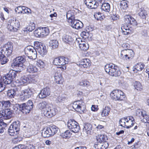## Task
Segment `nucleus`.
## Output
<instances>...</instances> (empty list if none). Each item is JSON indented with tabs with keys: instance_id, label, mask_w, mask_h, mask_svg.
Instances as JSON below:
<instances>
[{
	"instance_id": "obj_49",
	"label": "nucleus",
	"mask_w": 149,
	"mask_h": 149,
	"mask_svg": "<svg viewBox=\"0 0 149 149\" xmlns=\"http://www.w3.org/2000/svg\"><path fill=\"white\" fill-rule=\"evenodd\" d=\"M145 65L141 63L137 64L135 66L134 69L138 71H140L144 69Z\"/></svg>"
},
{
	"instance_id": "obj_20",
	"label": "nucleus",
	"mask_w": 149,
	"mask_h": 149,
	"mask_svg": "<svg viewBox=\"0 0 149 149\" xmlns=\"http://www.w3.org/2000/svg\"><path fill=\"white\" fill-rule=\"evenodd\" d=\"M108 146L109 143L107 142L95 144L94 145V147L95 149H106Z\"/></svg>"
},
{
	"instance_id": "obj_13",
	"label": "nucleus",
	"mask_w": 149,
	"mask_h": 149,
	"mask_svg": "<svg viewBox=\"0 0 149 149\" xmlns=\"http://www.w3.org/2000/svg\"><path fill=\"white\" fill-rule=\"evenodd\" d=\"M69 61V59L67 58L60 57L55 58L53 63L56 65H64L67 64Z\"/></svg>"
},
{
	"instance_id": "obj_10",
	"label": "nucleus",
	"mask_w": 149,
	"mask_h": 149,
	"mask_svg": "<svg viewBox=\"0 0 149 149\" xmlns=\"http://www.w3.org/2000/svg\"><path fill=\"white\" fill-rule=\"evenodd\" d=\"M20 124L19 121L13 122L10 126L8 130V132L10 135H14V134H17L20 130Z\"/></svg>"
},
{
	"instance_id": "obj_35",
	"label": "nucleus",
	"mask_w": 149,
	"mask_h": 149,
	"mask_svg": "<svg viewBox=\"0 0 149 149\" xmlns=\"http://www.w3.org/2000/svg\"><path fill=\"white\" fill-rule=\"evenodd\" d=\"M79 47L81 50L86 51L89 48V45L85 42H81L79 44Z\"/></svg>"
},
{
	"instance_id": "obj_18",
	"label": "nucleus",
	"mask_w": 149,
	"mask_h": 149,
	"mask_svg": "<svg viewBox=\"0 0 149 149\" xmlns=\"http://www.w3.org/2000/svg\"><path fill=\"white\" fill-rule=\"evenodd\" d=\"M132 118L131 117H125L121 118L119 121V123L120 125L122 127H126L127 129L130 128V126H129L128 121Z\"/></svg>"
},
{
	"instance_id": "obj_60",
	"label": "nucleus",
	"mask_w": 149,
	"mask_h": 149,
	"mask_svg": "<svg viewBox=\"0 0 149 149\" xmlns=\"http://www.w3.org/2000/svg\"><path fill=\"white\" fill-rule=\"evenodd\" d=\"M23 10L22 11L24 12L22 14L26 13H31V10L30 8H29L25 6H23Z\"/></svg>"
},
{
	"instance_id": "obj_51",
	"label": "nucleus",
	"mask_w": 149,
	"mask_h": 149,
	"mask_svg": "<svg viewBox=\"0 0 149 149\" xmlns=\"http://www.w3.org/2000/svg\"><path fill=\"white\" fill-rule=\"evenodd\" d=\"M120 7L123 9H126L128 7V5L127 1L122 0L120 2Z\"/></svg>"
},
{
	"instance_id": "obj_40",
	"label": "nucleus",
	"mask_w": 149,
	"mask_h": 149,
	"mask_svg": "<svg viewBox=\"0 0 149 149\" xmlns=\"http://www.w3.org/2000/svg\"><path fill=\"white\" fill-rule=\"evenodd\" d=\"M101 9L104 11L109 12L110 11V6L108 3H104L101 6Z\"/></svg>"
},
{
	"instance_id": "obj_47",
	"label": "nucleus",
	"mask_w": 149,
	"mask_h": 149,
	"mask_svg": "<svg viewBox=\"0 0 149 149\" xmlns=\"http://www.w3.org/2000/svg\"><path fill=\"white\" fill-rule=\"evenodd\" d=\"M71 135V133L69 130L66 131L61 134V136L64 139H69Z\"/></svg>"
},
{
	"instance_id": "obj_55",
	"label": "nucleus",
	"mask_w": 149,
	"mask_h": 149,
	"mask_svg": "<svg viewBox=\"0 0 149 149\" xmlns=\"http://www.w3.org/2000/svg\"><path fill=\"white\" fill-rule=\"evenodd\" d=\"M23 6H19L17 7L15 10L16 13H24V12L22 11Z\"/></svg>"
},
{
	"instance_id": "obj_1",
	"label": "nucleus",
	"mask_w": 149,
	"mask_h": 149,
	"mask_svg": "<svg viewBox=\"0 0 149 149\" xmlns=\"http://www.w3.org/2000/svg\"><path fill=\"white\" fill-rule=\"evenodd\" d=\"M15 106L17 109H19L23 113L27 114L29 113L32 109L33 105L32 100H29L26 103L16 104Z\"/></svg>"
},
{
	"instance_id": "obj_16",
	"label": "nucleus",
	"mask_w": 149,
	"mask_h": 149,
	"mask_svg": "<svg viewBox=\"0 0 149 149\" xmlns=\"http://www.w3.org/2000/svg\"><path fill=\"white\" fill-rule=\"evenodd\" d=\"M84 2L87 7L90 9H96L99 5L95 0H85Z\"/></svg>"
},
{
	"instance_id": "obj_58",
	"label": "nucleus",
	"mask_w": 149,
	"mask_h": 149,
	"mask_svg": "<svg viewBox=\"0 0 149 149\" xmlns=\"http://www.w3.org/2000/svg\"><path fill=\"white\" fill-rule=\"evenodd\" d=\"M127 117H131L132 118L130 119V120L128 121V122L127 123H128L129 126H130V128L132 127L134 125V119L133 117L132 116H128Z\"/></svg>"
},
{
	"instance_id": "obj_61",
	"label": "nucleus",
	"mask_w": 149,
	"mask_h": 149,
	"mask_svg": "<svg viewBox=\"0 0 149 149\" xmlns=\"http://www.w3.org/2000/svg\"><path fill=\"white\" fill-rule=\"evenodd\" d=\"M145 111H142L141 110L138 109L136 111V114L137 116H140V115L143 116V114H144Z\"/></svg>"
},
{
	"instance_id": "obj_21",
	"label": "nucleus",
	"mask_w": 149,
	"mask_h": 149,
	"mask_svg": "<svg viewBox=\"0 0 149 149\" xmlns=\"http://www.w3.org/2000/svg\"><path fill=\"white\" fill-rule=\"evenodd\" d=\"M127 24H124L121 27L122 33L125 35H128L132 33L131 30L129 28Z\"/></svg>"
},
{
	"instance_id": "obj_4",
	"label": "nucleus",
	"mask_w": 149,
	"mask_h": 149,
	"mask_svg": "<svg viewBox=\"0 0 149 149\" xmlns=\"http://www.w3.org/2000/svg\"><path fill=\"white\" fill-rule=\"evenodd\" d=\"M20 26V24L18 20L16 19H10L7 26L8 29L10 31L16 32Z\"/></svg>"
},
{
	"instance_id": "obj_17",
	"label": "nucleus",
	"mask_w": 149,
	"mask_h": 149,
	"mask_svg": "<svg viewBox=\"0 0 149 149\" xmlns=\"http://www.w3.org/2000/svg\"><path fill=\"white\" fill-rule=\"evenodd\" d=\"M51 93L50 88L46 87L42 89L39 94V97L40 98H44L49 96Z\"/></svg>"
},
{
	"instance_id": "obj_23",
	"label": "nucleus",
	"mask_w": 149,
	"mask_h": 149,
	"mask_svg": "<svg viewBox=\"0 0 149 149\" xmlns=\"http://www.w3.org/2000/svg\"><path fill=\"white\" fill-rule=\"evenodd\" d=\"M16 82L18 84V85H23L29 83V79L26 77H22L20 79H17Z\"/></svg>"
},
{
	"instance_id": "obj_53",
	"label": "nucleus",
	"mask_w": 149,
	"mask_h": 149,
	"mask_svg": "<svg viewBox=\"0 0 149 149\" xmlns=\"http://www.w3.org/2000/svg\"><path fill=\"white\" fill-rule=\"evenodd\" d=\"M36 65L41 68H44L45 66L44 63L40 60H39L37 61Z\"/></svg>"
},
{
	"instance_id": "obj_62",
	"label": "nucleus",
	"mask_w": 149,
	"mask_h": 149,
	"mask_svg": "<svg viewBox=\"0 0 149 149\" xmlns=\"http://www.w3.org/2000/svg\"><path fill=\"white\" fill-rule=\"evenodd\" d=\"M91 109L93 111H97L98 108L97 106L94 105L92 106Z\"/></svg>"
},
{
	"instance_id": "obj_46",
	"label": "nucleus",
	"mask_w": 149,
	"mask_h": 149,
	"mask_svg": "<svg viewBox=\"0 0 149 149\" xmlns=\"http://www.w3.org/2000/svg\"><path fill=\"white\" fill-rule=\"evenodd\" d=\"M118 93V90H116L113 91L111 93L110 95L111 98L115 100H118V98L117 96L119 95Z\"/></svg>"
},
{
	"instance_id": "obj_3",
	"label": "nucleus",
	"mask_w": 149,
	"mask_h": 149,
	"mask_svg": "<svg viewBox=\"0 0 149 149\" xmlns=\"http://www.w3.org/2000/svg\"><path fill=\"white\" fill-rule=\"evenodd\" d=\"M26 55L30 59H35L37 58V52L36 50L32 46H29L25 49Z\"/></svg>"
},
{
	"instance_id": "obj_48",
	"label": "nucleus",
	"mask_w": 149,
	"mask_h": 149,
	"mask_svg": "<svg viewBox=\"0 0 149 149\" xmlns=\"http://www.w3.org/2000/svg\"><path fill=\"white\" fill-rule=\"evenodd\" d=\"M134 87L138 91H141L142 89V86L139 81H136L134 83Z\"/></svg>"
},
{
	"instance_id": "obj_30",
	"label": "nucleus",
	"mask_w": 149,
	"mask_h": 149,
	"mask_svg": "<svg viewBox=\"0 0 149 149\" xmlns=\"http://www.w3.org/2000/svg\"><path fill=\"white\" fill-rule=\"evenodd\" d=\"M110 110V108L108 106L105 107L100 112V115L102 117H104L107 116L109 114Z\"/></svg>"
},
{
	"instance_id": "obj_25",
	"label": "nucleus",
	"mask_w": 149,
	"mask_h": 149,
	"mask_svg": "<svg viewBox=\"0 0 149 149\" xmlns=\"http://www.w3.org/2000/svg\"><path fill=\"white\" fill-rule=\"evenodd\" d=\"M36 27V24L34 23H30L29 26H26L23 29V31L24 32H26L27 33L31 32L34 30Z\"/></svg>"
},
{
	"instance_id": "obj_9",
	"label": "nucleus",
	"mask_w": 149,
	"mask_h": 149,
	"mask_svg": "<svg viewBox=\"0 0 149 149\" xmlns=\"http://www.w3.org/2000/svg\"><path fill=\"white\" fill-rule=\"evenodd\" d=\"M134 54V52L131 49H125L121 51L120 57L121 58L124 60H129L132 59Z\"/></svg>"
},
{
	"instance_id": "obj_24",
	"label": "nucleus",
	"mask_w": 149,
	"mask_h": 149,
	"mask_svg": "<svg viewBox=\"0 0 149 149\" xmlns=\"http://www.w3.org/2000/svg\"><path fill=\"white\" fill-rule=\"evenodd\" d=\"M90 61L88 58H84L82 59L80 61V65L84 68H87L91 65Z\"/></svg>"
},
{
	"instance_id": "obj_52",
	"label": "nucleus",
	"mask_w": 149,
	"mask_h": 149,
	"mask_svg": "<svg viewBox=\"0 0 149 149\" xmlns=\"http://www.w3.org/2000/svg\"><path fill=\"white\" fill-rule=\"evenodd\" d=\"M118 93L119 95L117 96V97H118V100H123L124 99L125 97L124 93L121 91L118 90Z\"/></svg>"
},
{
	"instance_id": "obj_45",
	"label": "nucleus",
	"mask_w": 149,
	"mask_h": 149,
	"mask_svg": "<svg viewBox=\"0 0 149 149\" xmlns=\"http://www.w3.org/2000/svg\"><path fill=\"white\" fill-rule=\"evenodd\" d=\"M16 94V91L14 89L8 90L7 93V96L10 98H14Z\"/></svg>"
},
{
	"instance_id": "obj_33",
	"label": "nucleus",
	"mask_w": 149,
	"mask_h": 149,
	"mask_svg": "<svg viewBox=\"0 0 149 149\" xmlns=\"http://www.w3.org/2000/svg\"><path fill=\"white\" fill-rule=\"evenodd\" d=\"M92 125L89 123H86L84 125V131H85L87 134H90L92 131Z\"/></svg>"
},
{
	"instance_id": "obj_32",
	"label": "nucleus",
	"mask_w": 149,
	"mask_h": 149,
	"mask_svg": "<svg viewBox=\"0 0 149 149\" xmlns=\"http://www.w3.org/2000/svg\"><path fill=\"white\" fill-rule=\"evenodd\" d=\"M96 139L97 141L100 143L103 142H107L106 140L107 138L106 135L99 134L97 136Z\"/></svg>"
},
{
	"instance_id": "obj_50",
	"label": "nucleus",
	"mask_w": 149,
	"mask_h": 149,
	"mask_svg": "<svg viewBox=\"0 0 149 149\" xmlns=\"http://www.w3.org/2000/svg\"><path fill=\"white\" fill-rule=\"evenodd\" d=\"M143 118L141 120L142 122L145 123H149V116L145 112L144 114H143Z\"/></svg>"
},
{
	"instance_id": "obj_36",
	"label": "nucleus",
	"mask_w": 149,
	"mask_h": 149,
	"mask_svg": "<svg viewBox=\"0 0 149 149\" xmlns=\"http://www.w3.org/2000/svg\"><path fill=\"white\" fill-rule=\"evenodd\" d=\"M12 105V104L9 101H3L0 102V106L3 109L6 107H9Z\"/></svg>"
},
{
	"instance_id": "obj_5",
	"label": "nucleus",
	"mask_w": 149,
	"mask_h": 149,
	"mask_svg": "<svg viewBox=\"0 0 149 149\" xmlns=\"http://www.w3.org/2000/svg\"><path fill=\"white\" fill-rule=\"evenodd\" d=\"M13 49L12 43L10 42H8L0 48V51L4 55L5 54L6 56H8L11 55Z\"/></svg>"
},
{
	"instance_id": "obj_34",
	"label": "nucleus",
	"mask_w": 149,
	"mask_h": 149,
	"mask_svg": "<svg viewBox=\"0 0 149 149\" xmlns=\"http://www.w3.org/2000/svg\"><path fill=\"white\" fill-rule=\"evenodd\" d=\"M66 17L68 19V22H71L75 18L73 12L72 11H68L67 13Z\"/></svg>"
},
{
	"instance_id": "obj_11",
	"label": "nucleus",
	"mask_w": 149,
	"mask_h": 149,
	"mask_svg": "<svg viewBox=\"0 0 149 149\" xmlns=\"http://www.w3.org/2000/svg\"><path fill=\"white\" fill-rule=\"evenodd\" d=\"M49 31V29L46 27L40 28L34 31L35 35L38 37H43L48 35Z\"/></svg>"
},
{
	"instance_id": "obj_29",
	"label": "nucleus",
	"mask_w": 149,
	"mask_h": 149,
	"mask_svg": "<svg viewBox=\"0 0 149 149\" xmlns=\"http://www.w3.org/2000/svg\"><path fill=\"white\" fill-rule=\"evenodd\" d=\"M55 81L57 84H62L63 80L60 73H57L55 74L54 77Z\"/></svg>"
},
{
	"instance_id": "obj_27",
	"label": "nucleus",
	"mask_w": 149,
	"mask_h": 149,
	"mask_svg": "<svg viewBox=\"0 0 149 149\" xmlns=\"http://www.w3.org/2000/svg\"><path fill=\"white\" fill-rule=\"evenodd\" d=\"M4 119H8L10 118L12 116L13 112L10 109L4 110Z\"/></svg>"
},
{
	"instance_id": "obj_6",
	"label": "nucleus",
	"mask_w": 149,
	"mask_h": 149,
	"mask_svg": "<svg viewBox=\"0 0 149 149\" xmlns=\"http://www.w3.org/2000/svg\"><path fill=\"white\" fill-rule=\"evenodd\" d=\"M17 72L13 70H10L5 76L3 77L2 79L4 80L3 83L8 84L11 83L13 79L15 78Z\"/></svg>"
},
{
	"instance_id": "obj_56",
	"label": "nucleus",
	"mask_w": 149,
	"mask_h": 149,
	"mask_svg": "<svg viewBox=\"0 0 149 149\" xmlns=\"http://www.w3.org/2000/svg\"><path fill=\"white\" fill-rule=\"evenodd\" d=\"M4 80L2 79V77L0 76V91L4 90L5 87L3 86Z\"/></svg>"
},
{
	"instance_id": "obj_7",
	"label": "nucleus",
	"mask_w": 149,
	"mask_h": 149,
	"mask_svg": "<svg viewBox=\"0 0 149 149\" xmlns=\"http://www.w3.org/2000/svg\"><path fill=\"white\" fill-rule=\"evenodd\" d=\"M67 125L69 129L74 133H77L80 129L78 123L74 120H69Z\"/></svg>"
},
{
	"instance_id": "obj_64",
	"label": "nucleus",
	"mask_w": 149,
	"mask_h": 149,
	"mask_svg": "<svg viewBox=\"0 0 149 149\" xmlns=\"http://www.w3.org/2000/svg\"><path fill=\"white\" fill-rule=\"evenodd\" d=\"M24 149H35V147L33 145L30 144L25 148Z\"/></svg>"
},
{
	"instance_id": "obj_63",
	"label": "nucleus",
	"mask_w": 149,
	"mask_h": 149,
	"mask_svg": "<svg viewBox=\"0 0 149 149\" xmlns=\"http://www.w3.org/2000/svg\"><path fill=\"white\" fill-rule=\"evenodd\" d=\"M140 146V143L139 142H137L134 144L133 148H139Z\"/></svg>"
},
{
	"instance_id": "obj_2",
	"label": "nucleus",
	"mask_w": 149,
	"mask_h": 149,
	"mask_svg": "<svg viewBox=\"0 0 149 149\" xmlns=\"http://www.w3.org/2000/svg\"><path fill=\"white\" fill-rule=\"evenodd\" d=\"M104 69L107 73L112 76H119L121 73L117 66L113 64L106 65L104 67Z\"/></svg>"
},
{
	"instance_id": "obj_31",
	"label": "nucleus",
	"mask_w": 149,
	"mask_h": 149,
	"mask_svg": "<svg viewBox=\"0 0 149 149\" xmlns=\"http://www.w3.org/2000/svg\"><path fill=\"white\" fill-rule=\"evenodd\" d=\"M51 104L48 103L44 101L40 102L38 105V107L39 109L42 110V113L44 110L47 109V106H49Z\"/></svg>"
},
{
	"instance_id": "obj_41",
	"label": "nucleus",
	"mask_w": 149,
	"mask_h": 149,
	"mask_svg": "<svg viewBox=\"0 0 149 149\" xmlns=\"http://www.w3.org/2000/svg\"><path fill=\"white\" fill-rule=\"evenodd\" d=\"M49 46L53 49L56 48L58 47V41L56 40H51L49 42Z\"/></svg>"
},
{
	"instance_id": "obj_38",
	"label": "nucleus",
	"mask_w": 149,
	"mask_h": 149,
	"mask_svg": "<svg viewBox=\"0 0 149 149\" xmlns=\"http://www.w3.org/2000/svg\"><path fill=\"white\" fill-rule=\"evenodd\" d=\"M63 40L65 42L69 44H70L73 41V38L71 36L67 35H64Z\"/></svg>"
},
{
	"instance_id": "obj_59",
	"label": "nucleus",
	"mask_w": 149,
	"mask_h": 149,
	"mask_svg": "<svg viewBox=\"0 0 149 149\" xmlns=\"http://www.w3.org/2000/svg\"><path fill=\"white\" fill-rule=\"evenodd\" d=\"M78 20H77L75 19L74 18L72 20V21H71V22H68L69 24L73 28H74L75 26H76V25L78 22Z\"/></svg>"
},
{
	"instance_id": "obj_22",
	"label": "nucleus",
	"mask_w": 149,
	"mask_h": 149,
	"mask_svg": "<svg viewBox=\"0 0 149 149\" xmlns=\"http://www.w3.org/2000/svg\"><path fill=\"white\" fill-rule=\"evenodd\" d=\"M38 52L40 54V55L44 56L47 53V50L45 46L41 45H40L39 47L37 49Z\"/></svg>"
},
{
	"instance_id": "obj_8",
	"label": "nucleus",
	"mask_w": 149,
	"mask_h": 149,
	"mask_svg": "<svg viewBox=\"0 0 149 149\" xmlns=\"http://www.w3.org/2000/svg\"><path fill=\"white\" fill-rule=\"evenodd\" d=\"M25 61V59L23 56H18L15 59L14 65L16 68H18L19 69L18 70L20 71L24 68L25 66L24 63Z\"/></svg>"
},
{
	"instance_id": "obj_14",
	"label": "nucleus",
	"mask_w": 149,
	"mask_h": 149,
	"mask_svg": "<svg viewBox=\"0 0 149 149\" xmlns=\"http://www.w3.org/2000/svg\"><path fill=\"white\" fill-rule=\"evenodd\" d=\"M32 94V90L30 88L22 90L20 95L21 99L22 101H24L31 97Z\"/></svg>"
},
{
	"instance_id": "obj_42",
	"label": "nucleus",
	"mask_w": 149,
	"mask_h": 149,
	"mask_svg": "<svg viewBox=\"0 0 149 149\" xmlns=\"http://www.w3.org/2000/svg\"><path fill=\"white\" fill-rule=\"evenodd\" d=\"M48 127L45 130H44L42 133V136L44 137H48L51 136Z\"/></svg>"
},
{
	"instance_id": "obj_44",
	"label": "nucleus",
	"mask_w": 149,
	"mask_h": 149,
	"mask_svg": "<svg viewBox=\"0 0 149 149\" xmlns=\"http://www.w3.org/2000/svg\"><path fill=\"white\" fill-rule=\"evenodd\" d=\"M89 32L86 31L82 32L81 33V36L85 39H88L91 37L92 35Z\"/></svg>"
},
{
	"instance_id": "obj_15",
	"label": "nucleus",
	"mask_w": 149,
	"mask_h": 149,
	"mask_svg": "<svg viewBox=\"0 0 149 149\" xmlns=\"http://www.w3.org/2000/svg\"><path fill=\"white\" fill-rule=\"evenodd\" d=\"M72 107L77 111L79 112L80 111H83L85 108L84 103L81 101L74 102L72 105Z\"/></svg>"
},
{
	"instance_id": "obj_39",
	"label": "nucleus",
	"mask_w": 149,
	"mask_h": 149,
	"mask_svg": "<svg viewBox=\"0 0 149 149\" xmlns=\"http://www.w3.org/2000/svg\"><path fill=\"white\" fill-rule=\"evenodd\" d=\"M8 60L5 56V55L0 51V62L1 64L3 65L6 63Z\"/></svg>"
},
{
	"instance_id": "obj_12",
	"label": "nucleus",
	"mask_w": 149,
	"mask_h": 149,
	"mask_svg": "<svg viewBox=\"0 0 149 149\" xmlns=\"http://www.w3.org/2000/svg\"><path fill=\"white\" fill-rule=\"evenodd\" d=\"M46 109L44 110L43 114L46 117L50 118L56 114L57 109L53 107L51 104L48 105Z\"/></svg>"
},
{
	"instance_id": "obj_54",
	"label": "nucleus",
	"mask_w": 149,
	"mask_h": 149,
	"mask_svg": "<svg viewBox=\"0 0 149 149\" xmlns=\"http://www.w3.org/2000/svg\"><path fill=\"white\" fill-rule=\"evenodd\" d=\"M83 27V24L81 21H78L77 23L75 26L74 28L77 29H81Z\"/></svg>"
},
{
	"instance_id": "obj_28",
	"label": "nucleus",
	"mask_w": 149,
	"mask_h": 149,
	"mask_svg": "<svg viewBox=\"0 0 149 149\" xmlns=\"http://www.w3.org/2000/svg\"><path fill=\"white\" fill-rule=\"evenodd\" d=\"M139 15L140 17L142 19H146L148 15L147 13L143 8H140L138 10Z\"/></svg>"
},
{
	"instance_id": "obj_37",
	"label": "nucleus",
	"mask_w": 149,
	"mask_h": 149,
	"mask_svg": "<svg viewBox=\"0 0 149 149\" xmlns=\"http://www.w3.org/2000/svg\"><path fill=\"white\" fill-rule=\"evenodd\" d=\"M48 128L52 136L57 133L59 130L58 128L54 125L51 126Z\"/></svg>"
},
{
	"instance_id": "obj_19",
	"label": "nucleus",
	"mask_w": 149,
	"mask_h": 149,
	"mask_svg": "<svg viewBox=\"0 0 149 149\" xmlns=\"http://www.w3.org/2000/svg\"><path fill=\"white\" fill-rule=\"evenodd\" d=\"M124 21L127 24L136 26L137 25V22L135 19L130 15H126L124 16Z\"/></svg>"
},
{
	"instance_id": "obj_43",
	"label": "nucleus",
	"mask_w": 149,
	"mask_h": 149,
	"mask_svg": "<svg viewBox=\"0 0 149 149\" xmlns=\"http://www.w3.org/2000/svg\"><path fill=\"white\" fill-rule=\"evenodd\" d=\"M38 75H30L28 77H27L29 81V83L31 82L33 83L37 82L38 80Z\"/></svg>"
},
{
	"instance_id": "obj_26",
	"label": "nucleus",
	"mask_w": 149,
	"mask_h": 149,
	"mask_svg": "<svg viewBox=\"0 0 149 149\" xmlns=\"http://www.w3.org/2000/svg\"><path fill=\"white\" fill-rule=\"evenodd\" d=\"M27 70L29 73H33L37 72L38 69L35 65L29 63L27 67Z\"/></svg>"
},
{
	"instance_id": "obj_57",
	"label": "nucleus",
	"mask_w": 149,
	"mask_h": 149,
	"mask_svg": "<svg viewBox=\"0 0 149 149\" xmlns=\"http://www.w3.org/2000/svg\"><path fill=\"white\" fill-rule=\"evenodd\" d=\"M94 17L97 20H101L102 18L101 17V13L100 12H96L94 15Z\"/></svg>"
}]
</instances>
